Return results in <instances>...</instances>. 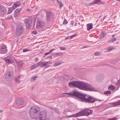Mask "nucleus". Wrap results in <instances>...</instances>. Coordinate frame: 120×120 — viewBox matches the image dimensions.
I'll return each mask as SVG.
<instances>
[{
  "instance_id": "obj_25",
  "label": "nucleus",
  "mask_w": 120,
  "mask_h": 120,
  "mask_svg": "<svg viewBox=\"0 0 120 120\" xmlns=\"http://www.w3.org/2000/svg\"><path fill=\"white\" fill-rule=\"evenodd\" d=\"M56 1L58 3L57 4L59 5L60 8H62L63 6V5L62 2L59 1L58 0H56Z\"/></svg>"
},
{
  "instance_id": "obj_12",
  "label": "nucleus",
  "mask_w": 120,
  "mask_h": 120,
  "mask_svg": "<svg viewBox=\"0 0 120 120\" xmlns=\"http://www.w3.org/2000/svg\"><path fill=\"white\" fill-rule=\"evenodd\" d=\"M24 101L23 99L21 98H19L17 99L16 104L17 105L19 106L22 105L24 103Z\"/></svg>"
},
{
  "instance_id": "obj_38",
  "label": "nucleus",
  "mask_w": 120,
  "mask_h": 120,
  "mask_svg": "<svg viewBox=\"0 0 120 120\" xmlns=\"http://www.w3.org/2000/svg\"><path fill=\"white\" fill-rule=\"evenodd\" d=\"M116 84L117 85H120V79L118 81Z\"/></svg>"
},
{
  "instance_id": "obj_24",
  "label": "nucleus",
  "mask_w": 120,
  "mask_h": 120,
  "mask_svg": "<svg viewBox=\"0 0 120 120\" xmlns=\"http://www.w3.org/2000/svg\"><path fill=\"white\" fill-rule=\"evenodd\" d=\"M15 9L14 8H13L12 7H11L9 8L8 10V14H9L10 13H11L12 11Z\"/></svg>"
},
{
  "instance_id": "obj_11",
  "label": "nucleus",
  "mask_w": 120,
  "mask_h": 120,
  "mask_svg": "<svg viewBox=\"0 0 120 120\" xmlns=\"http://www.w3.org/2000/svg\"><path fill=\"white\" fill-rule=\"evenodd\" d=\"M16 31L19 33H22L23 31V26L21 25H19L17 26L16 28Z\"/></svg>"
},
{
  "instance_id": "obj_39",
  "label": "nucleus",
  "mask_w": 120,
  "mask_h": 120,
  "mask_svg": "<svg viewBox=\"0 0 120 120\" xmlns=\"http://www.w3.org/2000/svg\"><path fill=\"white\" fill-rule=\"evenodd\" d=\"M29 51H30V50L28 49H24L23 50V51L24 52Z\"/></svg>"
},
{
  "instance_id": "obj_47",
  "label": "nucleus",
  "mask_w": 120,
  "mask_h": 120,
  "mask_svg": "<svg viewBox=\"0 0 120 120\" xmlns=\"http://www.w3.org/2000/svg\"><path fill=\"white\" fill-rule=\"evenodd\" d=\"M70 36H68V37H66V39H70Z\"/></svg>"
},
{
  "instance_id": "obj_27",
  "label": "nucleus",
  "mask_w": 120,
  "mask_h": 120,
  "mask_svg": "<svg viewBox=\"0 0 120 120\" xmlns=\"http://www.w3.org/2000/svg\"><path fill=\"white\" fill-rule=\"evenodd\" d=\"M115 49V48L113 47H109L108 48L107 50L108 51L110 52V51L114 49Z\"/></svg>"
},
{
  "instance_id": "obj_37",
  "label": "nucleus",
  "mask_w": 120,
  "mask_h": 120,
  "mask_svg": "<svg viewBox=\"0 0 120 120\" xmlns=\"http://www.w3.org/2000/svg\"><path fill=\"white\" fill-rule=\"evenodd\" d=\"M76 35H77L76 34L73 35L71 36H70V39H71L73 37H74V36H76Z\"/></svg>"
},
{
  "instance_id": "obj_50",
  "label": "nucleus",
  "mask_w": 120,
  "mask_h": 120,
  "mask_svg": "<svg viewBox=\"0 0 120 120\" xmlns=\"http://www.w3.org/2000/svg\"><path fill=\"white\" fill-rule=\"evenodd\" d=\"M3 112V111L2 110H0V112Z\"/></svg>"
},
{
  "instance_id": "obj_1",
  "label": "nucleus",
  "mask_w": 120,
  "mask_h": 120,
  "mask_svg": "<svg viewBox=\"0 0 120 120\" xmlns=\"http://www.w3.org/2000/svg\"><path fill=\"white\" fill-rule=\"evenodd\" d=\"M47 114L46 110L41 111L40 108L36 107H31L29 110L30 117L35 120H49L47 118Z\"/></svg>"
},
{
  "instance_id": "obj_41",
  "label": "nucleus",
  "mask_w": 120,
  "mask_h": 120,
  "mask_svg": "<svg viewBox=\"0 0 120 120\" xmlns=\"http://www.w3.org/2000/svg\"><path fill=\"white\" fill-rule=\"evenodd\" d=\"M74 21H72L71 23V26H74Z\"/></svg>"
},
{
  "instance_id": "obj_19",
  "label": "nucleus",
  "mask_w": 120,
  "mask_h": 120,
  "mask_svg": "<svg viewBox=\"0 0 120 120\" xmlns=\"http://www.w3.org/2000/svg\"><path fill=\"white\" fill-rule=\"evenodd\" d=\"M111 104L113 106H116L120 105V100L117 102L111 103Z\"/></svg>"
},
{
  "instance_id": "obj_31",
  "label": "nucleus",
  "mask_w": 120,
  "mask_h": 120,
  "mask_svg": "<svg viewBox=\"0 0 120 120\" xmlns=\"http://www.w3.org/2000/svg\"><path fill=\"white\" fill-rule=\"evenodd\" d=\"M111 91L109 90H107V91H106L104 92V94H111Z\"/></svg>"
},
{
  "instance_id": "obj_44",
  "label": "nucleus",
  "mask_w": 120,
  "mask_h": 120,
  "mask_svg": "<svg viewBox=\"0 0 120 120\" xmlns=\"http://www.w3.org/2000/svg\"><path fill=\"white\" fill-rule=\"evenodd\" d=\"M54 50V49H51L49 51V52L50 53H51L52 52L53 50Z\"/></svg>"
},
{
  "instance_id": "obj_53",
  "label": "nucleus",
  "mask_w": 120,
  "mask_h": 120,
  "mask_svg": "<svg viewBox=\"0 0 120 120\" xmlns=\"http://www.w3.org/2000/svg\"><path fill=\"white\" fill-rule=\"evenodd\" d=\"M105 17L104 18V19L105 18Z\"/></svg>"
},
{
  "instance_id": "obj_51",
  "label": "nucleus",
  "mask_w": 120,
  "mask_h": 120,
  "mask_svg": "<svg viewBox=\"0 0 120 120\" xmlns=\"http://www.w3.org/2000/svg\"><path fill=\"white\" fill-rule=\"evenodd\" d=\"M86 47H84V46H83V47H82V48H86Z\"/></svg>"
},
{
  "instance_id": "obj_20",
  "label": "nucleus",
  "mask_w": 120,
  "mask_h": 120,
  "mask_svg": "<svg viewBox=\"0 0 120 120\" xmlns=\"http://www.w3.org/2000/svg\"><path fill=\"white\" fill-rule=\"evenodd\" d=\"M38 66L37 63V64H34L33 65H32L31 66L30 69L31 70L37 67Z\"/></svg>"
},
{
  "instance_id": "obj_6",
  "label": "nucleus",
  "mask_w": 120,
  "mask_h": 120,
  "mask_svg": "<svg viewBox=\"0 0 120 120\" xmlns=\"http://www.w3.org/2000/svg\"><path fill=\"white\" fill-rule=\"evenodd\" d=\"M7 11L5 8L0 4V16H4L6 14Z\"/></svg>"
},
{
  "instance_id": "obj_7",
  "label": "nucleus",
  "mask_w": 120,
  "mask_h": 120,
  "mask_svg": "<svg viewBox=\"0 0 120 120\" xmlns=\"http://www.w3.org/2000/svg\"><path fill=\"white\" fill-rule=\"evenodd\" d=\"M13 74L12 72H8L5 75V79L8 81H11L12 78Z\"/></svg>"
},
{
  "instance_id": "obj_55",
  "label": "nucleus",
  "mask_w": 120,
  "mask_h": 120,
  "mask_svg": "<svg viewBox=\"0 0 120 120\" xmlns=\"http://www.w3.org/2000/svg\"><path fill=\"white\" fill-rule=\"evenodd\" d=\"M54 1H55L56 0H53Z\"/></svg>"
},
{
  "instance_id": "obj_54",
  "label": "nucleus",
  "mask_w": 120,
  "mask_h": 120,
  "mask_svg": "<svg viewBox=\"0 0 120 120\" xmlns=\"http://www.w3.org/2000/svg\"><path fill=\"white\" fill-rule=\"evenodd\" d=\"M36 58H35V60H36Z\"/></svg>"
},
{
  "instance_id": "obj_23",
  "label": "nucleus",
  "mask_w": 120,
  "mask_h": 120,
  "mask_svg": "<svg viewBox=\"0 0 120 120\" xmlns=\"http://www.w3.org/2000/svg\"><path fill=\"white\" fill-rule=\"evenodd\" d=\"M115 87L112 85H110L108 87V90H115Z\"/></svg>"
},
{
  "instance_id": "obj_32",
  "label": "nucleus",
  "mask_w": 120,
  "mask_h": 120,
  "mask_svg": "<svg viewBox=\"0 0 120 120\" xmlns=\"http://www.w3.org/2000/svg\"><path fill=\"white\" fill-rule=\"evenodd\" d=\"M18 65L19 68H21L22 67L23 65L22 63V62L20 63H18Z\"/></svg>"
},
{
  "instance_id": "obj_49",
  "label": "nucleus",
  "mask_w": 120,
  "mask_h": 120,
  "mask_svg": "<svg viewBox=\"0 0 120 120\" xmlns=\"http://www.w3.org/2000/svg\"><path fill=\"white\" fill-rule=\"evenodd\" d=\"M77 22H76V23H75V24L74 25V26H76V25H77Z\"/></svg>"
},
{
  "instance_id": "obj_26",
  "label": "nucleus",
  "mask_w": 120,
  "mask_h": 120,
  "mask_svg": "<svg viewBox=\"0 0 120 120\" xmlns=\"http://www.w3.org/2000/svg\"><path fill=\"white\" fill-rule=\"evenodd\" d=\"M106 33L104 32H102L100 35V38H102L106 35Z\"/></svg>"
},
{
  "instance_id": "obj_18",
  "label": "nucleus",
  "mask_w": 120,
  "mask_h": 120,
  "mask_svg": "<svg viewBox=\"0 0 120 120\" xmlns=\"http://www.w3.org/2000/svg\"><path fill=\"white\" fill-rule=\"evenodd\" d=\"M87 30H90L93 28V24L92 23L88 24L86 25Z\"/></svg>"
},
{
  "instance_id": "obj_21",
  "label": "nucleus",
  "mask_w": 120,
  "mask_h": 120,
  "mask_svg": "<svg viewBox=\"0 0 120 120\" xmlns=\"http://www.w3.org/2000/svg\"><path fill=\"white\" fill-rule=\"evenodd\" d=\"M21 76L20 75H18L15 78V82L18 83L20 82V80H19L20 78H21Z\"/></svg>"
},
{
  "instance_id": "obj_2",
  "label": "nucleus",
  "mask_w": 120,
  "mask_h": 120,
  "mask_svg": "<svg viewBox=\"0 0 120 120\" xmlns=\"http://www.w3.org/2000/svg\"><path fill=\"white\" fill-rule=\"evenodd\" d=\"M65 94L75 96L80 99L82 101L87 103H93L98 101V100L93 97L86 95H83L79 93L77 91H74L71 92L66 93Z\"/></svg>"
},
{
  "instance_id": "obj_9",
  "label": "nucleus",
  "mask_w": 120,
  "mask_h": 120,
  "mask_svg": "<svg viewBox=\"0 0 120 120\" xmlns=\"http://www.w3.org/2000/svg\"><path fill=\"white\" fill-rule=\"evenodd\" d=\"M53 17L52 13L50 11H47L46 15V20L48 21H49L52 19Z\"/></svg>"
},
{
  "instance_id": "obj_35",
  "label": "nucleus",
  "mask_w": 120,
  "mask_h": 120,
  "mask_svg": "<svg viewBox=\"0 0 120 120\" xmlns=\"http://www.w3.org/2000/svg\"><path fill=\"white\" fill-rule=\"evenodd\" d=\"M100 54V52H97L94 53V55L96 56H98Z\"/></svg>"
},
{
  "instance_id": "obj_36",
  "label": "nucleus",
  "mask_w": 120,
  "mask_h": 120,
  "mask_svg": "<svg viewBox=\"0 0 120 120\" xmlns=\"http://www.w3.org/2000/svg\"><path fill=\"white\" fill-rule=\"evenodd\" d=\"M68 22V21L65 19L63 22V23L64 24H66Z\"/></svg>"
},
{
  "instance_id": "obj_5",
  "label": "nucleus",
  "mask_w": 120,
  "mask_h": 120,
  "mask_svg": "<svg viewBox=\"0 0 120 120\" xmlns=\"http://www.w3.org/2000/svg\"><path fill=\"white\" fill-rule=\"evenodd\" d=\"M24 20L27 29H29L31 26V24L32 21V19L30 18H28L25 19Z\"/></svg>"
},
{
  "instance_id": "obj_52",
  "label": "nucleus",
  "mask_w": 120,
  "mask_h": 120,
  "mask_svg": "<svg viewBox=\"0 0 120 120\" xmlns=\"http://www.w3.org/2000/svg\"><path fill=\"white\" fill-rule=\"evenodd\" d=\"M117 0L118 1H120V0Z\"/></svg>"
},
{
  "instance_id": "obj_10",
  "label": "nucleus",
  "mask_w": 120,
  "mask_h": 120,
  "mask_svg": "<svg viewBox=\"0 0 120 120\" xmlns=\"http://www.w3.org/2000/svg\"><path fill=\"white\" fill-rule=\"evenodd\" d=\"M84 110H82L78 113L72 115V116L74 117H76L81 116H85Z\"/></svg>"
},
{
  "instance_id": "obj_28",
  "label": "nucleus",
  "mask_w": 120,
  "mask_h": 120,
  "mask_svg": "<svg viewBox=\"0 0 120 120\" xmlns=\"http://www.w3.org/2000/svg\"><path fill=\"white\" fill-rule=\"evenodd\" d=\"M38 76H34L31 78L30 80L32 82L36 80V78Z\"/></svg>"
},
{
  "instance_id": "obj_29",
  "label": "nucleus",
  "mask_w": 120,
  "mask_h": 120,
  "mask_svg": "<svg viewBox=\"0 0 120 120\" xmlns=\"http://www.w3.org/2000/svg\"><path fill=\"white\" fill-rule=\"evenodd\" d=\"M116 39L115 38H113L112 39H111L109 41H108V42H112L113 43L116 40Z\"/></svg>"
},
{
  "instance_id": "obj_13",
  "label": "nucleus",
  "mask_w": 120,
  "mask_h": 120,
  "mask_svg": "<svg viewBox=\"0 0 120 120\" xmlns=\"http://www.w3.org/2000/svg\"><path fill=\"white\" fill-rule=\"evenodd\" d=\"M1 51L3 52H6L7 51L6 46L3 44H2L0 47Z\"/></svg>"
},
{
  "instance_id": "obj_22",
  "label": "nucleus",
  "mask_w": 120,
  "mask_h": 120,
  "mask_svg": "<svg viewBox=\"0 0 120 120\" xmlns=\"http://www.w3.org/2000/svg\"><path fill=\"white\" fill-rule=\"evenodd\" d=\"M41 23L42 22L41 21H39L38 22L36 25V27L37 28L39 29L41 27L40 24L41 23Z\"/></svg>"
},
{
  "instance_id": "obj_43",
  "label": "nucleus",
  "mask_w": 120,
  "mask_h": 120,
  "mask_svg": "<svg viewBox=\"0 0 120 120\" xmlns=\"http://www.w3.org/2000/svg\"><path fill=\"white\" fill-rule=\"evenodd\" d=\"M37 31H34L32 32V33L33 34H37Z\"/></svg>"
},
{
  "instance_id": "obj_15",
  "label": "nucleus",
  "mask_w": 120,
  "mask_h": 120,
  "mask_svg": "<svg viewBox=\"0 0 120 120\" xmlns=\"http://www.w3.org/2000/svg\"><path fill=\"white\" fill-rule=\"evenodd\" d=\"M5 62L9 64L13 63L14 62L13 60L11 58H9L8 57H6L4 58Z\"/></svg>"
},
{
  "instance_id": "obj_33",
  "label": "nucleus",
  "mask_w": 120,
  "mask_h": 120,
  "mask_svg": "<svg viewBox=\"0 0 120 120\" xmlns=\"http://www.w3.org/2000/svg\"><path fill=\"white\" fill-rule=\"evenodd\" d=\"M42 23L40 24L41 27H44L45 25V23L44 22L42 21Z\"/></svg>"
},
{
  "instance_id": "obj_17",
  "label": "nucleus",
  "mask_w": 120,
  "mask_h": 120,
  "mask_svg": "<svg viewBox=\"0 0 120 120\" xmlns=\"http://www.w3.org/2000/svg\"><path fill=\"white\" fill-rule=\"evenodd\" d=\"M21 4V3L19 1H17L13 5L12 7L13 8L15 9L17 7L19 6Z\"/></svg>"
},
{
  "instance_id": "obj_8",
  "label": "nucleus",
  "mask_w": 120,
  "mask_h": 120,
  "mask_svg": "<svg viewBox=\"0 0 120 120\" xmlns=\"http://www.w3.org/2000/svg\"><path fill=\"white\" fill-rule=\"evenodd\" d=\"M37 63L38 66H40L41 67H44L47 66L48 64H51L52 62L50 61L42 62L40 61Z\"/></svg>"
},
{
  "instance_id": "obj_30",
  "label": "nucleus",
  "mask_w": 120,
  "mask_h": 120,
  "mask_svg": "<svg viewBox=\"0 0 120 120\" xmlns=\"http://www.w3.org/2000/svg\"><path fill=\"white\" fill-rule=\"evenodd\" d=\"M61 64L59 62H56L54 64V66L56 67L60 65Z\"/></svg>"
},
{
  "instance_id": "obj_34",
  "label": "nucleus",
  "mask_w": 120,
  "mask_h": 120,
  "mask_svg": "<svg viewBox=\"0 0 120 120\" xmlns=\"http://www.w3.org/2000/svg\"><path fill=\"white\" fill-rule=\"evenodd\" d=\"M101 2L100 0H94V3H99Z\"/></svg>"
},
{
  "instance_id": "obj_46",
  "label": "nucleus",
  "mask_w": 120,
  "mask_h": 120,
  "mask_svg": "<svg viewBox=\"0 0 120 120\" xmlns=\"http://www.w3.org/2000/svg\"><path fill=\"white\" fill-rule=\"evenodd\" d=\"M50 53L49 52H47V53H45V55H48L49 54H50Z\"/></svg>"
},
{
  "instance_id": "obj_40",
  "label": "nucleus",
  "mask_w": 120,
  "mask_h": 120,
  "mask_svg": "<svg viewBox=\"0 0 120 120\" xmlns=\"http://www.w3.org/2000/svg\"><path fill=\"white\" fill-rule=\"evenodd\" d=\"M56 54L57 55H62L63 54L61 52L56 53Z\"/></svg>"
},
{
  "instance_id": "obj_14",
  "label": "nucleus",
  "mask_w": 120,
  "mask_h": 120,
  "mask_svg": "<svg viewBox=\"0 0 120 120\" xmlns=\"http://www.w3.org/2000/svg\"><path fill=\"white\" fill-rule=\"evenodd\" d=\"M85 116H88L91 114L93 112V111L89 109H85L84 110Z\"/></svg>"
},
{
  "instance_id": "obj_42",
  "label": "nucleus",
  "mask_w": 120,
  "mask_h": 120,
  "mask_svg": "<svg viewBox=\"0 0 120 120\" xmlns=\"http://www.w3.org/2000/svg\"><path fill=\"white\" fill-rule=\"evenodd\" d=\"M60 49L62 50H64L65 49V48L64 47H60Z\"/></svg>"
},
{
  "instance_id": "obj_4",
  "label": "nucleus",
  "mask_w": 120,
  "mask_h": 120,
  "mask_svg": "<svg viewBox=\"0 0 120 120\" xmlns=\"http://www.w3.org/2000/svg\"><path fill=\"white\" fill-rule=\"evenodd\" d=\"M80 81H72L69 83V86L71 87H75L79 88Z\"/></svg>"
},
{
  "instance_id": "obj_45",
  "label": "nucleus",
  "mask_w": 120,
  "mask_h": 120,
  "mask_svg": "<svg viewBox=\"0 0 120 120\" xmlns=\"http://www.w3.org/2000/svg\"><path fill=\"white\" fill-rule=\"evenodd\" d=\"M48 58H49V59H52V56H49Z\"/></svg>"
},
{
  "instance_id": "obj_48",
  "label": "nucleus",
  "mask_w": 120,
  "mask_h": 120,
  "mask_svg": "<svg viewBox=\"0 0 120 120\" xmlns=\"http://www.w3.org/2000/svg\"><path fill=\"white\" fill-rule=\"evenodd\" d=\"M115 36V35H113L112 36V38H114V37Z\"/></svg>"
},
{
  "instance_id": "obj_3",
  "label": "nucleus",
  "mask_w": 120,
  "mask_h": 120,
  "mask_svg": "<svg viewBox=\"0 0 120 120\" xmlns=\"http://www.w3.org/2000/svg\"><path fill=\"white\" fill-rule=\"evenodd\" d=\"M79 88L87 91H94L95 90L92 85L81 81L80 82Z\"/></svg>"
},
{
  "instance_id": "obj_16",
  "label": "nucleus",
  "mask_w": 120,
  "mask_h": 120,
  "mask_svg": "<svg viewBox=\"0 0 120 120\" xmlns=\"http://www.w3.org/2000/svg\"><path fill=\"white\" fill-rule=\"evenodd\" d=\"M21 11V9H16L14 12V16L15 17H17L19 15L20 11Z\"/></svg>"
},
{
  "instance_id": "obj_56",
  "label": "nucleus",
  "mask_w": 120,
  "mask_h": 120,
  "mask_svg": "<svg viewBox=\"0 0 120 120\" xmlns=\"http://www.w3.org/2000/svg\"><path fill=\"white\" fill-rule=\"evenodd\" d=\"M38 0H37V1H38Z\"/></svg>"
}]
</instances>
